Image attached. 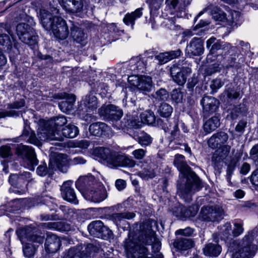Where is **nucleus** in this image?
<instances>
[{
  "label": "nucleus",
  "instance_id": "1",
  "mask_svg": "<svg viewBox=\"0 0 258 258\" xmlns=\"http://www.w3.org/2000/svg\"><path fill=\"white\" fill-rule=\"evenodd\" d=\"M157 226V222L152 219L146 220L140 226L139 232L134 234L130 231L127 238L123 242V247L126 252L134 258H151L147 245L155 240V232L153 228Z\"/></svg>",
  "mask_w": 258,
  "mask_h": 258
},
{
  "label": "nucleus",
  "instance_id": "2",
  "mask_svg": "<svg viewBox=\"0 0 258 258\" xmlns=\"http://www.w3.org/2000/svg\"><path fill=\"white\" fill-rule=\"evenodd\" d=\"M174 164L180 171L177 181V194L188 203L191 201L192 195L203 187L202 181L187 164L183 155H175Z\"/></svg>",
  "mask_w": 258,
  "mask_h": 258
},
{
  "label": "nucleus",
  "instance_id": "3",
  "mask_svg": "<svg viewBox=\"0 0 258 258\" xmlns=\"http://www.w3.org/2000/svg\"><path fill=\"white\" fill-rule=\"evenodd\" d=\"M94 153L110 168H133L136 165V161L131 157L125 154L110 150L108 148H97L94 150Z\"/></svg>",
  "mask_w": 258,
  "mask_h": 258
},
{
  "label": "nucleus",
  "instance_id": "4",
  "mask_svg": "<svg viewBox=\"0 0 258 258\" xmlns=\"http://www.w3.org/2000/svg\"><path fill=\"white\" fill-rule=\"evenodd\" d=\"M39 15L41 24L45 30H51L55 37L60 39L63 40L68 37V28L62 18L53 16L45 9H41Z\"/></svg>",
  "mask_w": 258,
  "mask_h": 258
},
{
  "label": "nucleus",
  "instance_id": "5",
  "mask_svg": "<svg viewBox=\"0 0 258 258\" xmlns=\"http://www.w3.org/2000/svg\"><path fill=\"white\" fill-rule=\"evenodd\" d=\"M17 233L22 244H23V251L24 255L28 258L32 257L35 253L36 246L30 243H26L24 244L26 239L33 243L42 244L43 242L44 236L34 233L29 228L20 229L17 231Z\"/></svg>",
  "mask_w": 258,
  "mask_h": 258
},
{
  "label": "nucleus",
  "instance_id": "6",
  "mask_svg": "<svg viewBox=\"0 0 258 258\" xmlns=\"http://www.w3.org/2000/svg\"><path fill=\"white\" fill-rule=\"evenodd\" d=\"M50 135H48L46 131L42 132L41 134H39L41 140L61 142L63 140L64 137L73 138L76 137L79 133L78 127L71 124L65 126L60 132H54V129L50 130Z\"/></svg>",
  "mask_w": 258,
  "mask_h": 258
},
{
  "label": "nucleus",
  "instance_id": "7",
  "mask_svg": "<svg viewBox=\"0 0 258 258\" xmlns=\"http://www.w3.org/2000/svg\"><path fill=\"white\" fill-rule=\"evenodd\" d=\"M16 32L19 39L32 48H35L38 42V36L33 28L28 24L21 23L16 27Z\"/></svg>",
  "mask_w": 258,
  "mask_h": 258
},
{
  "label": "nucleus",
  "instance_id": "8",
  "mask_svg": "<svg viewBox=\"0 0 258 258\" xmlns=\"http://www.w3.org/2000/svg\"><path fill=\"white\" fill-rule=\"evenodd\" d=\"M82 195L87 200L94 203H100L107 197L106 190L100 182H96V185L90 189L83 191Z\"/></svg>",
  "mask_w": 258,
  "mask_h": 258
},
{
  "label": "nucleus",
  "instance_id": "9",
  "mask_svg": "<svg viewBox=\"0 0 258 258\" xmlns=\"http://www.w3.org/2000/svg\"><path fill=\"white\" fill-rule=\"evenodd\" d=\"M128 81L131 85L145 93L149 92L152 87V78L147 76H131L128 77Z\"/></svg>",
  "mask_w": 258,
  "mask_h": 258
},
{
  "label": "nucleus",
  "instance_id": "10",
  "mask_svg": "<svg viewBox=\"0 0 258 258\" xmlns=\"http://www.w3.org/2000/svg\"><path fill=\"white\" fill-rule=\"evenodd\" d=\"M203 219L207 221H219L223 218L224 210L219 206L203 207L201 211Z\"/></svg>",
  "mask_w": 258,
  "mask_h": 258
},
{
  "label": "nucleus",
  "instance_id": "11",
  "mask_svg": "<svg viewBox=\"0 0 258 258\" xmlns=\"http://www.w3.org/2000/svg\"><path fill=\"white\" fill-rule=\"evenodd\" d=\"M248 237H243L239 245L238 250L233 255L232 258H251L257 250L256 245H249L247 241Z\"/></svg>",
  "mask_w": 258,
  "mask_h": 258
},
{
  "label": "nucleus",
  "instance_id": "12",
  "mask_svg": "<svg viewBox=\"0 0 258 258\" xmlns=\"http://www.w3.org/2000/svg\"><path fill=\"white\" fill-rule=\"evenodd\" d=\"M88 228L91 235L98 238L105 239L112 234L111 231L107 227L104 226L101 221L92 222L89 225Z\"/></svg>",
  "mask_w": 258,
  "mask_h": 258
},
{
  "label": "nucleus",
  "instance_id": "13",
  "mask_svg": "<svg viewBox=\"0 0 258 258\" xmlns=\"http://www.w3.org/2000/svg\"><path fill=\"white\" fill-rule=\"evenodd\" d=\"M170 73L173 80L179 85H184L187 76L190 74V69L184 67H179L173 65L170 69Z\"/></svg>",
  "mask_w": 258,
  "mask_h": 258
},
{
  "label": "nucleus",
  "instance_id": "14",
  "mask_svg": "<svg viewBox=\"0 0 258 258\" xmlns=\"http://www.w3.org/2000/svg\"><path fill=\"white\" fill-rule=\"evenodd\" d=\"M92 247V244L72 247L64 253L63 258H84L90 254Z\"/></svg>",
  "mask_w": 258,
  "mask_h": 258
},
{
  "label": "nucleus",
  "instance_id": "15",
  "mask_svg": "<svg viewBox=\"0 0 258 258\" xmlns=\"http://www.w3.org/2000/svg\"><path fill=\"white\" fill-rule=\"evenodd\" d=\"M100 115L104 116L106 119L111 121L119 120L122 116V111L114 105H109L102 107L99 109Z\"/></svg>",
  "mask_w": 258,
  "mask_h": 258
},
{
  "label": "nucleus",
  "instance_id": "16",
  "mask_svg": "<svg viewBox=\"0 0 258 258\" xmlns=\"http://www.w3.org/2000/svg\"><path fill=\"white\" fill-rule=\"evenodd\" d=\"M199 209V206L196 205L190 206L188 208L179 206L175 208L173 211V214L179 219L183 220L187 218L195 216Z\"/></svg>",
  "mask_w": 258,
  "mask_h": 258
},
{
  "label": "nucleus",
  "instance_id": "17",
  "mask_svg": "<svg viewBox=\"0 0 258 258\" xmlns=\"http://www.w3.org/2000/svg\"><path fill=\"white\" fill-rule=\"evenodd\" d=\"M73 181L68 180L64 182L60 187L61 196L63 199L74 204H78L79 201L77 198L76 192L72 187Z\"/></svg>",
  "mask_w": 258,
  "mask_h": 258
},
{
  "label": "nucleus",
  "instance_id": "18",
  "mask_svg": "<svg viewBox=\"0 0 258 258\" xmlns=\"http://www.w3.org/2000/svg\"><path fill=\"white\" fill-rule=\"evenodd\" d=\"M96 182H100L96 180L91 175L81 176L76 182V187L82 192L90 189L91 187L96 185Z\"/></svg>",
  "mask_w": 258,
  "mask_h": 258
},
{
  "label": "nucleus",
  "instance_id": "19",
  "mask_svg": "<svg viewBox=\"0 0 258 258\" xmlns=\"http://www.w3.org/2000/svg\"><path fill=\"white\" fill-rule=\"evenodd\" d=\"M61 245L60 238L55 234H48L44 243V248L48 253H55Z\"/></svg>",
  "mask_w": 258,
  "mask_h": 258
},
{
  "label": "nucleus",
  "instance_id": "20",
  "mask_svg": "<svg viewBox=\"0 0 258 258\" xmlns=\"http://www.w3.org/2000/svg\"><path fill=\"white\" fill-rule=\"evenodd\" d=\"M71 37L74 42L85 46L87 43V34L77 25L73 24L71 28Z\"/></svg>",
  "mask_w": 258,
  "mask_h": 258
},
{
  "label": "nucleus",
  "instance_id": "21",
  "mask_svg": "<svg viewBox=\"0 0 258 258\" xmlns=\"http://www.w3.org/2000/svg\"><path fill=\"white\" fill-rule=\"evenodd\" d=\"M186 50L190 55L198 56L203 53V41L200 38L194 37L187 45Z\"/></svg>",
  "mask_w": 258,
  "mask_h": 258
},
{
  "label": "nucleus",
  "instance_id": "22",
  "mask_svg": "<svg viewBox=\"0 0 258 258\" xmlns=\"http://www.w3.org/2000/svg\"><path fill=\"white\" fill-rule=\"evenodd\" d=\"M203 112L207 115L215 112L218 108L219 101L212 96H204L201 101Z\"/></svg>",
  "mask_w": 258,
  "mask_h": 258
},
{
  "label": "nucleus",
  "instance_id": "23",
  "mask_svg": "<svg viewBox=\"0 0 258 258\" xmlns=\"http://www.w3.org/2000/svg\"><path fill=\"white\" fill-rule=\"evenodd\" d=\"M17 151L19 155L25 157L32 166L37 165L38 161L34 150L31 147L21 145L18 148Z\"/></svg>",
  "mask_w": 258,
  "mask_h": 258
},
{
  "label": "nucleus",
  "instance_id": "24",
  "mask_svg": "<svg viewBox=\"0 0 258 258\" xmlns=\"http://www.w3.org/2000/svg\"><path fill=\"white\" fill-rule=\"evenodd\" d=\"M229 138L228 135L224 132H220L213 134L209 139L208 144L209 146L213 149L218 147L219 146L224 144Z\"/></svg>",
  "mask_w": 258,
  "mask_h": 258
},
{
  "label": "nucleus",
  "instance_id": "25",
  "mask_svg": "<svg viewBox=\"0 0 258 258\" xmlns=\"http://www.w3.org/2000/svg\"><path fill=\"white\" fill-rule=\"evenodd\" d=\"M89 130L92 135L101 137L108 135L110 128L104 122H97L91 124L89 126Z\"/></svg>",
  "mask_w": 258,
  "mask_h": 258
},
{
  "label": "nucleus",
  "instance_id": "26",
  "mask_svg": "<svg viewBox=\"0 0 258 258\" xmlns=\"http://www.w3.org/2000/svg\"><path fill=\"white\" fill-rule=\"evenodd\" d=\"M44 131L48 133V135H50V132H48V130L43 127H41V128H39L38 132L37 133L38 138H37L35 135V134L32 131H29L27 130L26 128H25L23 133L22 134L23 136L29 137L28 141L29 143L33 144L37 146H39L41 145V141H48L51 142L49 140H41L39 137V134H41L42 132H44Z\"/></svg>",
  "mask_w": 258,
  "mask_h": 258
},
{
  "label": "nucleus",
  "instance_id": "27",
  "mask_svg": "<svg viewBox=\"0 0 258 258\" xmlns=\"http://www.w3.org/2000/svg\"><path fill=\"white\" fill-rule=\"evenodd\" d=\"M210 11L213 18L216 21L221 22H226V18H227V14L223 12L221 9L217 7H214L213 6H209L205 8L203 11L200 12L197 17H200L203 15L205 11Z\"/></svg>",
  "mask_w": 258,
  "mask_h": 258
},
{
  "label": "nucleus",
  "instance_id": "28",
  "mask_svg": "<svg viewBox=\"0 0 258 258\" xmlns=\"http://www.w3.org/2000/svg\"><path fill=\"white\" fill-rule=\"evenodd\" d=\"M124 124L123 127L130 128H139L142 127V122L139 120L136 112L132 114L127 113L124 118Z\"/></svg>",
  "mask_w": 258,
  "mask_h": 258
},
{
  "label": "nucleus",
  "instance_id": "29",
  "mask_svg": "<svg viewBox=\"0 0 258 258\" xmlns=\"http://www.w3.org/2000/svg\"><path fill=\"white\" fill-rule=\"evenodd\" d=\"M59 5L68 12L74 13L81 12L83 7L82 1H58Z\"/></svg>",
  "mask_w": 258,
  "mask_h": 258
},
{
  "label": "nucleus",
  "instance_id": "30",
  "mask_svg": "<svg viewBox=\"0 0 258 258\" xmlns=\"http://www.w3.org/2000/svg\"><path fill=\"white\" fill-rule=\"evenodd\" d=\"M68 122L67 118L63 115L55 117L49 122L46 123L44 126L48 130L54 129V132H60L59 128L66 124Z\"/></svg>",
  "mask_w": 258,
  "mask_h": 258
},
{
  "label": "nucleus",
  "instance_id": "31",
  "mask_svg": "<svg viewBox=\"0 0 258 258\" xmlns=\"http://www.w3.org/2000/svg\"><path fill=\"white\" fill-rule=\"evenodd\" d=\"M51 163L54 162L56 167L62 172L65 173L68 170L67 166V156L63 154H55L54 158L50 160Z\"/></svg>",
  "mask_w": 258,
  "mask_h": 258
},
{
  "label": "nucleus",
  "instance_id": "32",
  "mask_svg": "<svg viewBox=\"0 0 258 258\" xmlns=\"http://www.w3.org/2000/svg\"><path fill=\"white\" fill-rule=\"evenodd\" d=\"M231 147L228 145H223L215 151L213 157L212 161L218 163L225 159L229 155Z\"/></svg>",
  "mask_w": 258,
  "mask_h": 258
},
{
  "label": "nucleus",
  "instance_id": "33",
  "mask_svg": "<svg viewBox=\"0 0 258 258\" xmlns=\"http://www.w3.org/2000/svg\"><path fill=\"white\" fill-rule=\"evenodd\" d=\"M147 60L149 61L150 65L156 67L158 65H162L169 61L166 52L160 53L155 56H150L147 57Z\"/></svg>",
  "mask_w": 258,
  "mask_h": 258
},
{
  "label": "nucleus",
  "instance_id": "34",
  "mask_svg": "<svg viewBox=\"0 0 258 258\" xmlns=\"http://www.w3.org/2000/svg\"><path fill=\"white\" fill-rule=\"evenodd\" d=\"M66 100L62 101L59 103V107L63 112H68L73 109L76 101L75 96L73 94H66Z\"/></svg>",
  "mask_w": 258,
  "mask_h": 258
},
{
  "label": "nucleus",
  "instance_id": "35",
  "mask_svg": "<svg viewBox=\"0 0 258 258\" xmlns=\"http://www.w3.org/2000/svg\"><path fill=\"white\" fill-rule=\"evenodd\" d=\"M136 214L133 212L114 213L111 216V219L116 225L118 226L123 222L125 219H132L134 218Z\"/></svg>",
  "mask_w": 258,
  "mask_h": 258
},
{
  "label": "nucleus",
  "instance_id": "36",
  "mask_svg": "<svg viewBox=\"0 0 258 258\" xmlns=\"http://www.w3.org/2000/svg\"><path fill=\"white\" fill-rule=\"evenodd\" d=\"M221 247L218 244L209 243L203 248L204 254L208 256H217L221 252Z\"/></svg>",
  "mask_w": 258,
  "mask_h": 258
},
{
  "label": "nucleus",
  "instance_id": "37",
  "mask_svg": "<svg viewBox=\"0 0 258 258\" xmlns=\"http://www.w3.org/2000/svg\"><path fill=\"white\" fill-rule=\"evenodd\" d=\"M142 10V9L139 8L131 13L126 14L123 19L124 24L133 28L135 20L140 18L143 14Z\"/></svg>",
  "mask_w": 258,
  "mask_h": 258
},
{
  "label": "nucleus",
  "instance_id": "38",
  "mask_svg": "<svg viewBox=\"0 0 258 258\" xmlns=\"http://www.w3.org/2000/svg\"><path fill=\"white\" fill-rule=\"evenodd\" d=\"M242 154L241 153H236L234 156L232 158L229 164L227 166L226 170V179L227 181L231 182V177L235 170L236 164L239 161Z\"/></svg>",
  "mask_w": 258,
  "mask_h": 258
},
{
  "label": "nucleus",
  "instance_id": "39",
  "mask_svg": "<svg viewBox=\"0 0 258 258\" xmlns=\"http://www.w3.org/2000/svg\"><path fill=\"white\" fill-rule=\"evenodd\" d=\"M220 124V119L218 116H215L208 119L204 124V130L209 134L215 131Z\"/></svg>",
  "mask_w": 258,
  "mask_h": 258
},
{
  "label": "nucleus",
  "instance_id": "40",
  "mask_svg": "<svg viewBox=\"0 0 258 258\" xmlns=\"http://www.w3.org/2000/svg\"><path fill=\"white\" fill-rule=\"evenodd\" d=\"M174 246L179 250H184L192 247L194 242L191 239L178 238L174 242Z\"/></svg>",
  "mask_w": 258,
  "mask_h": 258
},
{
  "label": "nucleus",
  "instance_id": "41",
  "mask_svg": "<svg viewBox=\"0 0 258 258\" xmlns=\"http://www.w3.org/2000/svg\"><path fill=\"white\" fill-rule=\"evenodd\" d=\"M45 226L49 229L58 231H68L70 229V225L63 221L48 222L45 224Z\"/></svg>",
  "mask_w": 258,
  "mask_h": 258
},
{
  "label": "nucleus",
  "instance_id": "42",
  "mask_svg": "<svg viewBox=\"0 0 258 258\" xmlns=\"http://www.w3.org/2000/svg\"><path fill=\"white\" fill-rule=\"evenodd\" d=\"M140 118L142 124L146 123L153 124L155 122L156 117L153 112L151 110H146L140 114Z\"/></svg>",
  "mask_w": 258,
  "mask_h": 258
},
{
  "label": "nucleus",
  "instance_id": "43",
  "mask_svg": "<svg viewBox=\"0 0 258 258\" xmlns=\"http://www.w3.org/2000/svg\"><path fill=\"white\" fill-rule=\"evenodd\" d=\"M206 46L208 48L211 46L210 52L212 54H214L221 48L222 45L220 40H217L216 38L212 37L207 41Z\"/></svg>",
  "mask_w": 258,
  "mask_h": 258
},
{
  "label": "nucleus",
  "instance_id": "44",
  "mask_svg": "<svg viewBox=\"0 0 258 258\" xmlns=\"http://www.w3.org/2000/svg\"><path fill=\"white\" fill-rule=\"evenodd\" d=\"M240 18V14L239 12L236 11H229L227 12L226 22L229 25H232L234 23L237 24Z\"/></svg>",
  "mask_w": 258,
  "mask_h": 258
},
{
  "label": "nucleus",
  "instance_id": "45",
  "mask_svg": "<svg viewBox=\"0 0 258 258\" xmlns=\"http://www.w3.org/2000/svg\"><path fill=\"white\" fill-rule=\"evenodd\" d=\"M239 96V92L233 88H228L224 92L225 101H226L228 103H230L233 100L236 99Z\"/></svg>",
  "mask_w": 258,
  "mask_h": 258
},
{
  "label": "nucleus",
  "instance_id": "46",
  "mask_svg": "<svg viewBox=\"0 0 258 258\" xmlns=\"http://www.w3.org/2000/svg\"><path fill=\"white\" fill-rule=\"evenodd\" d=\"M148 63H149V65L150 66V62L147 60V58L145 60L143 58L141 59V58L137 57L135 59H132L131 61V63H134V65L135 66L133 68V70L142 71V70L148 65Z\"/></svg>",
  "mask_w": 258,
  "mask_h": 258
},
{
  "label": "nucleus",
  "instance_id": "47",
  "mask_svg": "<svg viewBox=\"0 0 258 258\" xmlns=\"http://www.w3.org/2000/svg\"><path fill=\"white\" fill-rule=\"evenodd\" d=\"M232 232L231 225L229 223H227L221 226L219 228V233L222 239H227Z\"/></svg>",
  "mask_w": 258,
  "mask_h": 258
},
{
  "label": "nucleus",
  "instance_id": "48",
  "mask_svg": "<svg viewBox=\"0 0 258 258\" xmlns=\"http://www.w3.org/2000/svg\"><path fill=\"white\" fill-rule=\"evenodd\" d=\"M173 111V108L171 105L166 103H162L158 109V112L160 115L163 117H167L169 116Z\"/></svg>",
  "mask_w": 258,
  "mask_h": 258
},
{
  "label": "nucleus",
  "instance_id": "49",
  "mask_svg": "<svg viewBox=\"0 0 258 258\" xmlns=\"http://www.w3.org/2000/svg\"><path fill=\"white\" fill-rule=\"evenodd\" d=\"M0 46L7 50L11 49L12 46V41L8 35L6 34L0 35Z\"/></svg>",
  "mask_w": 258,
  "mask_h": 258
},
{
  "label": "nucleus",
  "instance_id": "50",
  "mask_svg": "<svg viewBox=\"0 0 258 258\" xmlns=\"http://www.w3.org/2000/svg\"><path fill=\"white\" fill-rule=\"evenodd\" d=\"M31 177V173L29 172H24L19 175V179L17 180L18 183L15 186L18 188H22L26 182H28Z\"/></svg>",
  "mask_w": 258,
  "mask_h": 258
},
{
  "label": "nucleus",
  "instance_id": "51",
  "mask_svg": "<svg viewBox=\"0 0 258 258\" xmlns=\"http://www.w3.org/2000/svg\"><path fill=\"white\" fill-rule=\"evenodd\" d=\"M152 96L158 101H166L169 97V94L165 89L161 88L157 90L154 94H153Z\"/></svg>",
  "mask_w": 258,
  "mask_h": 258
},
{
  "label": "nucleus",
  "instance_id": "52",
  "mask_svg": "<svg viewBox=\"0 0 258 258\" xmlns=\"http://www.w3.org/2000/svg\"><path fill=\"white\" fill-rule=\"evenodd\" d=\"M138 142L141 146H147L152 143V138L147 134L143 133L139 137Z\"/></svg>",
  "mask_w": 258,
  "mask_h": 258
},
{
  "label": "nucleus",
  "instance_id": "53",
  "mask_svg": "<svg viewBox=\"0 0 258 258\" xmlns=\"http://www.w3.org/2000/svg\"><path fill=\"white\" fill-rule=\"evenodd\" d=\"M250 158L256 166H258V143L254 145L249 152Z\"/></svg>",
  "mask_w": 258,
  "mask_h": 258
},
{
  "label": "nucleus",
  "instance_id": "54",
  "mask_svg": "<svg viewBox=\"0 0 258 258\" xmlns=\"http://www.w3.org/2000/svg\"><path fill=\"white\" fill-rule=\"evenodd\" d=\"M243 223L238 222L234 223V227L232 231L233 236H238L243 233Z\"/></svg>",
  "mask_w": 258,
  "mask_h": 258
},
{
  "label": "nucleus",
  "instance_id": "55",
  "mask_svg": "<svg viewBox=\"0 0 258 258\" xmlns=\"http://www.w3.org/2000/svg\"><path fill=\"white\" fill-rule=\"evenodd\" d=\"M139 175L143 179L152 178L155 176V172L153 169H146L140 171Z\"/></svg>",
  "mask_w": 258,
  "mask_h": 258
},
{
  "label": "nucleus",
  "instance_id": "56",
  "mask_svg": "<svg viewBox=\"0 0 258 258\" xmlns=\"http://www.w3.org/2000/svg\"><path fill=\"white\" fill-rule=\"evenodd\" d=\"M224 83L220 79H216L213 80L210 83V86L212 91L216 92L218 89L220 88Z\"/></svg>",
  "mask_w": 258,
  "mask_h": 258
},
{
  "label": "nucleus",
  "instance_id": "57",
  "mask_svg": "<svg viewBox=\"0 0 258 258\" xmlns=\"http://www.w3.org/2000/svg\"><path fill=\"white\" fill-rule=\"evenodd\" d=\"M146 150L143 149H138L132 152L134 158L137 160L143 159L146 155Z\"/></svg>",
  "mask_w": 258,
  "mask_h": 258
},
{
  "label": "nucleus",
  "instance_id": "58",
  "mask_svg": "<svg viewBox=\"0 0 258 258\" xmlns=\"http://www.w3.org/2000/svg\"><path fill=\"white\" fill-rule=\"evenodd\" d=\"M70 163L72 165H77L79 164H84L87 160L82 156H77L70 159Z\"/></svg>",
  "mask_w": 258,
  "mask_h": 258
},
{
  "label": "nucleus",
  "instance_id": "59",
  "mask_svg": "<svg viewBox=\"0 0 258 258\" xmlns=\"http://www.w3.org/2000/svg\"><path fill=\"white\" fill-rule=\"evenodd\" d=\"M236 58L234 57H231L228 59V63L226 66L227 69L229 68H232L235 69H238L241 68V64L239 62H236Z\"/></svg>",
  "mask_w": 258,
  "mask_h": 258
},
{
  "label": "nucleus",
  "instance_id": "60",
  "mask_svg": "<svg viewBox=\"0 0 258 258\" xmlns=\"http://www.w3.org/2000/svg\"><path fill=\"white\" fill-rule=\"evenodd\" d=\"M247 122L244 120H241L239 121L238 124L235 127L236 132L242 135L245 131V128L246 126Z\"/></svg>",
  "mask_w": 258,
  "mask_h": 258
},
{
  "label": "nucleus",
  "instance_id": "61",
  "mask_svg": "<svg viewBox=\"0 0 258 258\" xmlns=\"http://www.w3.org/2000/svg\"><path fill=\"white\" fill-rule=\"evenodd\" d=\"M194 232V230L190 227H187L184 229H179L176 231L177 235H182L186 236H190Z\"/></svg>",
  "mask_w": 258,
  "mask_h": 258
},
{
  "label": "nucleus",
  "instance_id": "62",
  "mask_svg": "<svg viewBox=\"0 0 258 258\" xmlns=\"http://www.w3.org/2000/svg\"><path fill=\"white\" fill-rule=\"evenodd\" d=\"M166 53L167 54L168 57H169V61H170L171 59L179 56L181 55V51L179 49H178L175 50L167 51Z\"/></svg>",
  "mask_w": 258,
  "mask_h": 258
},
{
  "label": "nucleus",
  "instance_id": "63",
  "mask_svg": "<svg viewBox=\"0 0 258 258\" xmlns=\"http://www.w3.org/2000/svg\"><path fill=\"white\" fill-rule=\"evenodd\" d=\"M0 154L4 158L9 156L11 154L10 147L7 146L1 147L0 148Z\"/></svg>",
  "mask_w": 258,
  "mask_h": 258
},
{
  "label": "nucleus",
  "instance_id": "64",
  "mask_svg": "<svg viewBox=\"0 0 258 258\" xmlns=\"http://www.w3.org/2000/svg\"><path fill=\"white\" fill-rule=\"evenodd\" d=\"M250 180L252 184L258 186V168L252 172Z\"/></svg>",
  "mask_w": 258,
  "mask_h": 258
}]
</instances>
